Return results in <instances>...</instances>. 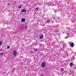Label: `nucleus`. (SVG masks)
I'll return each instance as SVG.
<instances>
[{"label":"nucleus","mask_w":76,"mask_h":76,"mask_svg":"<svg viewBox=\"0 0 76 76\" xmlns=\"http://www.w3.org/2000/svg\"><path fill=\"white\" fill-rule=\"evenodd\" d=\"M66 33L68 36H66V39H67V38H69L68 36L69 35H71L72 33V32H70L69 31H68L66 32Z\"/></svg>","instance_id":"nucleus-1"},{"label":"nucleus","mask_w":76,"mask_h":76,"mask_svg":"<svg viewBox=\"0 0 76 76\" xmlns=\"http://www.w3.org/2000/svg\"><path fill=\"white\" fill-rule=\"evenodd\" d=\"M42 68H44V67H45V62H43L42 63Z\"/></svg>","instance_id":"nucleus-2"},{"label":"nucleus","mask_w":76,"mask_h":76,"mask_svg":"<svg viewBox=\"0 0 76 76\" xmlns=\"http://www.w3.org/2000/svg\"><path fill=\"white\" fill-rule=\"evenodd\" d=\"M13 54L14 57H16V55H17V52H16L15 50H14Z\"/></svg>","instance_id":"nucleus-3"},{"label":"nucleus","mask_w":76,"mask_h":76,"mask_svg":"<svg viewBox=\"0 0 76 76\" xmlns=\"http://www.w3.org/2000/svg\"><path fill=\"white\" fill-rule=\"evenodd\" d=\"M69 45H71L70 46L71 47H74V44L73 43H72L71 42H69Z\"/></svg>","instance_id":"nucleus-4"},{"label":"nucleus","mask_w":76,"mask_h":76,"mask_svg":"<svg viewBox=\"0 0 76 76\" xmlns=\"http://www.w3.org/2000/svg\"><path fill=\"white\" fill-rule=\"evenodd\" d=\"M26 10L24 9H23L22 10H21V12H26Z\"/></svg>","instance_id":"nucleus-5"},{"label":"nucleus","mask_w":76,"mask_h":76,"mask_svg":"<svg viewBox=\"0 0 76 76\" xmlns=\"http://www.w3.org/2000/svg\"><path fill=\"white\" fill-rule=\"evenodd\" d=\"M76 20V18H74L72 20V22H75Z\"/></svg>","instance_id":"nucleus-6"},{"label":"nucleus","mask_w":76,"mask_h":76,"mask_svg":"<svg viewBox=\"0 0 76 76\" xmlns=\"http://www.w3.org/2000/svg\"><path fill=\"white\" fill-rule=\"evenodd\" d=\"M25 21V19L24 18H23L21 19V22H24Z\"/></svg>","instance_id":"nucleus-7"},{"label":"nucleus","mask_w":76,"mask_h":76,"mask_svg":"<svg viewBox=\"0 0 76 76\" xmlns=\"http://www.w3.org/2000/svg\"><path fill=\"white\" fill-rule=\"evenodd\" d=\"M69 65L70 66H73V63H70Z\"/></svg>","instance_id":"nucleus-8"},{"label":"nucleus","mask_w":76,"mask_h":76,"mask_svg":"<svg viewBox=\"0 0 76 76\" xmlns=\"http://www.w3.org/2000/svg\"><path fill=\"white\" fill-rule=\"evenodd\" d=\"M40 38L41 39H42V38H43V36L42 35L41 36H40Z\"/></svg>","instance_id":"nucleus-9"},{"label":"nucleus","mask_w":76,"mask_h":76,"mask_svg":"<svg viewBox=\"0 0 76 76\" xmlns=\"http://www.w3.org/2000/svg\"><path fill=\"white\" fill-rule=\"evenodd\" d=\"M71 60H75V57H74V56L72 57L71 58Z\"/></svg>","instance_id":"nucleus-10"},{"label":"nucleus","mask_w":76,"mask_h":76,"mask_svg":"<svg viewBox=\"0 0 76 76\" xmlns=\"http://www.w3.org/2000/svg\"><path fill=\"white\" fill-rule=\"evenodd\" d=\"M38 9H39L38 7H37L36 8L35 10V11H37V10H38Z\"/></svg>","instance_id":"nucleus-11"},{"label":"nucleus","mask_w":76,"mask_h":76,"mask_svg":"<svg viewBox=\"0 0 76 76\" xmlns=\"http://www.w3.org/2000/svg\"><path fill=\"white\" fill-rule=\"evenodd\" d=\"M64 71V69L62 68H61V72H63V71Z\"/></svg>","instance_id":"nucleus-12"},{"label":"nucleus","mask_w":76,"mask_h":76,"mask_svg":"<svg viewBox=\"0 0 76 76\" xmlns=\"http://www.w3.org/2000/svg\"><path fill=\"white\" fill-rule=\"evenodd\" d=\"M2 45V42L1 41H0V45Z\"/></svg>","instance_id":"nucleus-13"},{"label":"nucleus","mask_w":76,"mask_h":76,"mask_svg":"<svg viewBox=\"0 0 76 76\" xmlns=\"http://www.w3.org/2000/svg\"><path fill=\"white\" fill-rule=\"evenodd\" d=\"M15 68H13L12 69V72H14V71H15Z\"/></svg>","instance_id":"nucleus-14"},{"label":"nucleus","mask_w":76,"mask_h":76,"mask_svg":"<svg viewBox=\"0 0 76 76\" xmlns=\"http://www.w3.org/2000/svg\"><path fill=\"white\" fill-rule=\"evenodd\" d=\"M50 22V20H48L47 21V23H48V22Z\"/></svg>","instance_id":"nucleus-15"},{"label":"nucleus","mask_w":76,"mask_h":76,"mask_svg":"<svg viewBox=\"0 0 76 76\" xmlns=\"http://www.w3.org/2000/svg\"><path fill=\"white\" fill-rule=\"evenodd\" d=\"M10 47V46H8L7 47V49H9V48Z\"/></svg>","instance_id":"nucleus-16"},{"label":"nucleus","mask_w":76,"mask_h":76,"mask_svg":"<svg viewBox=\"0 0 76 76\" xmlns=\"http://www.w3.org/2000/svg\"><path fill=\"white\" fill-rule=\"evenodd\" d=\"M3 53H1L0 54V56H2V55H3Z\"/></svg>","instance_id":"nucleus-17"},{"label":"nucleus","mask_w":76,"mask_h":76,"mask_svg":"<svg viewBox=\"0 0 76 76\" xmlns=\"http://www.w3.org/2000/svg\"><path fill=\"white\" fill-rule=\"evenodd\" d=\"M25 29H28V27L27 26L25 28Z\"/></svg>","instance_id":"nucleus-18"},{"label":"nucleus","mask_w":76,"mask_h":76,"mask_svg":"<svg viewBox=\"0 0 76 76\" xmlns=\"http://www.w3.org/2000/svg\"><path fill=\"white\" fill-rule=\"evenodd\" d=\"M22 7V6H20L19 7V9H20V8H21V7Z\"/></svg>","instance_id":"nucleus-19"},{"label":"nucleus","mask_w":76,"mask_h":76,"mask_svg":"<svg viewBox=\"0 0 76 76\" xmlns=\"http://www.w3.org/2000/svg\"><path fill=\"white\" fill-rule=\"evenodd\" d=\"M43 76V74H41L40 75V76Z\"/></svg>","instance_id":"nucleus-20"},{"label":"nucleus","mask_w":76,"mask_h":76,"mask_svg":"<svg viewBox=\"0 0 76 76\" xmlns=\"http://www.w3.org/2000/svg\"><path fill=\"white\" fill-rule=\"evenodd\" d=\"M7 5H8L9 6V5H10V4H7Z\"/></svg>","instance_id":"nucleus-21"},{"label":"nucleus","mask_w":76,"mask_h":76,"mask_svg":"<svg viewBox=\"0 0 76 76\" xmlns=\"http://www.w3.org/2000/svg\"><path fill=\"white\" fill-rule=\"evenodd\" d=\"M37 49H36L35 50V51H37Z\"/></svg>","instance_id":"nucleus-22"},{"label":"nucleus","mask_w":76,"mask_h":76,"mask_svg":"<svg viewBox=\"0 0 76 76\" xmlns=\"http://www.w3.org/2000/svg\"><path fill=\"white\" fill-rule=\"evenodd\" d=\"M53 19H56V18H53Z\"/></svg>","instance_id":"nucleus-23"},{"label":"nucleus","mask_w":76,"mask_h":76,"mask_svg":"<svg viewBox=\"0 0 76 76\" xmlns=\"http://www.w3.org/2000/svg\"><path fill=\"white\" fill-rule=\"evenodd\" d=\"M33 52H31V53H32Z\"/></svg>","instance_id":"nucleus-24"}]
</instances>
